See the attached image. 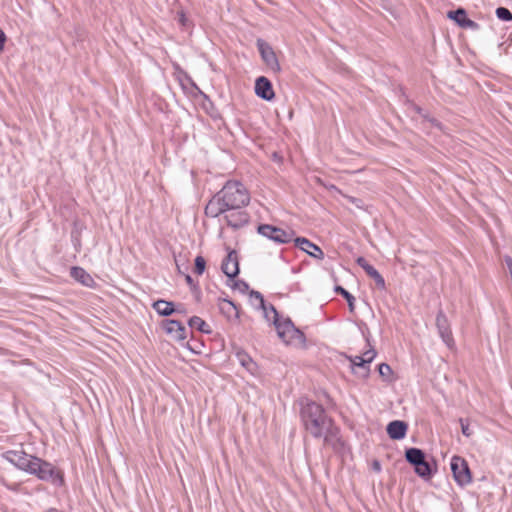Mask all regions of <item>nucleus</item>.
Returning <instances> with one entry per match:
<instances>
[{
    "label": "nucleus",
    "mask_w": 512,
    "mask_h": 512,
    "mask_svg": "<svg viewBox=\"0 0 512 512\" xmlns=\"http://www.w3.org/2000/svg\"><path fill=\"white\" fill-rule=\"evenodd\" d=\"M364 271L368 276H370L375 281V284L379 289H385V280L374 266L371 265L368 267H364Z\"/></svg>",
    "instance_id": "22"
},
{
    "label": "nucleus",
    "mask_w": 512,
    "mask_h": 512,
    "mask_svg": "<svg viewBox=\"0 0 512 512\" xmlns=\"http://www.w3.org/2000/svg\"><path fill=\"white\" fill-rule=\"evenodd\" d=\"M455 482L464 487L472 482V475L468 463L460 456H453L450 462Z\"/></svg>",
    "instance_id": "5"
},
{
    "label": "nucleus",
    "mask_w": 512,
    "mask_h": 512,
    "mask_svg": "<svg viewBox=\"0 0 512 512\" xmlns=\"http://www.w3.org/2000/svg\"><path fill=\"white\" fill-rule=\"evenodd\" d=\"M1 483L9 490L11 491H18L20 484L14 483V484H8L4 479L1 480Z\"/></svg>",
    "instance_id": "36"
},
{
    "label": "nucleus",
    "mask_w": 512,
    "mask_h": 512,
    "mask_svg": "<svg viewBox=\"0 0 512 512\" xmlns=\"http://www.w3.org/2000/svg\"><path fill=\"white\" fill-rule=\"evenodd\" d=\"M414 471L422 479L428 480L434 475L436 468H433L432 464L425 458L417 467H414Z\"/></svg>",
    "instance_id": "20"
},
{
    "label": "nucleus",
    "mask_w": 512,
    "mask_h": 512,
    "mask_svg": "<svg viewBox=\"0 0 512 512\" xmlns=\"http://www.w3.org/2000/svg\"><path fill=\"white\" fill-rule=\"evenodd\" d=\"M224 220L227 226L236 230L248 224L249 214L244 208L228 210L224 213Z\"/></svg>",
    "instance_id": "8"
},
{
    "label": "nucleus",
    "mask_w": 512,
    "mask_h": 512,
    "mask_svg": "<svg viewBox=\"0 0 512 512\" xmlns=\"http://www.w3.org/2000/svg\"><path fill=\"white\" fill-rule=\"evenodd\" d=\"M249 301H250V304L256 310H262L265 319L269 321V316H268L269 304H267L265 302L263 295L258 291L251 290L249 292Z\"/></svg>",
    "instance_id": "16"
},
{
    "label": "nucleus",
    "mask_w": 512,
    "mask_h": 512,
    "mask_svg": "<svg viewBox=\"0 0 512 512\" xmlns=\"http://www.w3.org/2000/svg\"><path fill=\"white\" fill-rule=\"evenodd\" d=\"M349 360L351 362L352 370L355 369V367L366 369V371H369L368 361H365L363 357L361 356H354L349 357Z\"/></svg>",
    "instance_id": "27"
},
{
    "label": "nucleus",
    "mask_w": 512,
    "mask_h": 512,
    "mask_svg": "<svg viewBox=\"0 0 512 512\" xmlns=\"http://www.w3.org/2000/svg\"><path fill=\"white\" fill-rule=\"evenodd\" d=\"M376 351L374 348H370L368 349L367 351H365L363 353V355H361V357H363V359L365 361H368V365L374 360V358L376 357Z\"/></svg>",
    "instance_id": "31"
},
{
    "label": "nucleus",
    "mask_w": 512,
    "mask_h": 512,
    "mask_svg": "<svg viewBox=\"0 0 512 512\" xmlns=\"http://www.w3.org/2000/svg\"><path fill=\"white\" fill-rule=\"evenodd\" d=\"M460 424H461L462 434L466 437H469L471 435V431L469 429V424L466 423L463 419H460Z\"/></svg>",
    "instance_id": "34"
},
{
    "label": "nucleus",
    "mask_w": 512,
    "mask_h": 512,
    "mask_svg": "<svg viewBox=\"0 0 512 512\" xmlns=\"http://www.w3.org/2000/svg\"><path fill=\"white\" fill-rule=\"evenodd\" d=\"M255 94L265 101H271L275 97L271 81L265 77L260 76L255 81Z\"/></svg>",
    "instance_id": "11"
},
{
    "label": "nucleus",
    "mask_w": 512,
    "mask_h": 512,
    "mask_svg": "<svg viewBox=\"0 0 512 512\" xmlns=\"http://www.w3.org/2000/svg\"><path fill=\"white\" fill-rule=\"evenodd\" d=\"M356 263L358 266H360L363 270H364V267H368V266H371V264L368 263V261L364 258V257H358L356 259Z\"/></svg>",
    "instance_id": "37"
},
{
    "label": "nucleus",
    "mask_w": 512,
    "mask_h": 512,
    "mask_svg": "<svg viewBox=\"0 0 512 512\" xmlns=\"http://www.w3.org/2000/svg\"><path fill=\"white\" fill-rule=\"evenodd\" d=\"M164 331L170 335L174 340L181 342L187 337V330L180 321L174 319H167L162 322Z\"/></svg>",
    "instance_id": "9"
},
{
    "label": "nucleus",
    "mask_w": 512,
    "mask_h": 512,
    "mask_svg": "<svg viewBox=\"0 0 512 512\" xmlns=\"http://www.w3.org/2000/svg\"><path fill=\"white\" fill-rule=\"evenodd\" d=\"M218 308L220 313L229 321L239 319V310L237 306L229 299L223 298L218 300Z\"/></svg>",
    "instance_id": "15"
},
{
    "label": "nucleus",
    "mask_w": 512,
    "mask_h": 512,
    "mask_svg": "<svg viewBox=\"0 0 512 512\" xmlns=\"http://www.w3.org/2000/svg\"><path fill=\"white\" fill-rule=\"evenodd\" d=\"M221 269L223 273L229 278L234 279L239 274L238 257L235 251L228 253L222 262Z\"/></svg>",
    "instance_id": "13"
},
{
    "label": "nucleus",
    "mask_w": 512,
    "mask_h": 512,
    "mask_svg": "<svg viewBox=\"0 0 512 512\" xmlns=\"http://www.w3.org/2000/svg\"><path fill=\"white\" fill-rule=\"evenodd\" d=\"M1 456L18 470L33 475L41 481L49 482L56 487L64 484V475L61 470L46 460L26 453L23 449L7 450Z\"/></svg>",
    "instance_id": "1"
},
{
    "label": "nucleus",
    "mask_w": 512,
    "mask_h": 512,
    "mask_svg": "<svg viewBox=\"0 0 512 512\" xmlns=\"http://www.w3.org/2000/svg\"><path fill=\"white\" fill-rule=\"evenodd\" d=\"M373 469L378 472L381 470V465L378 461L373 462Z\"/></svg>",
    "instance_id": "41"
},
{
    "label": "nucleus",
    "mask_w": 512,
    "mask_h": 512,
    "mask_svg": "<svg viewBox=\"0 0 512 512\" xmlns=\"http://www.w3.org/2000/svg\"><path fill=\"white\" fill-rule=\"evenodd\" d=\"M335 292L340 294L341 296L344 297V299H346L347 303H348V308H349V311L350 312H354L355 310V297L349 292L347 291L345 288H343L342 286H336L335 287Z\"/></svg>",
    "instance_id": "25"
},
{
    "label": "nucleus",
    "mask_w": 512,
    "mask_h": 512,
    "mask_svg": "<svg viewBox=\"0 0 512 512\" xmlns=\"http://www.w3.org/2000/svg\"><path fill=\"white\" fill-rule=\"evenodd\" d=\"M206 268V261L202 256H197L195 258V273L201 275L204 273Z\"/></svg>",
    "instance_id": "28"
},
{
    "label": "nucleus",
    "mask_w": 512,
    "mask_h": 512,
    "mask_svg": "<svg viewBox=\"0 0 512 512\" xmlns=\"http://www.w3.org/2000/svg\"><path fill=\"white\" fill-rule=\"evenodd\" d=\"M410 107L412 108L413 111H415L417 114H419L422 118L427 117V112L424 111L420 106H418L414 103H411Z\"/></svg>",
    "instance_id": "35"
},
{
    "label": "nucleus",
    "mask_w": 512,
    "mask_h": 512,
    "mask_svg": "<svg viewBox=\"0 0 512 512\" xmlns=\"http://www.w3.org/2000/svg\"><path fill=\"white\" fill-rule=\"evenodd\" d=\"M300 418L307 432L314 438H324L328 442L330 436H335L338 429L334 426L333 420L329 417L324 407L311 400L300 402Z\"/></svg>",
    "instance_id": "3"
},
{
    "label": "nucleus",
    "mask_w": 512,
    "mask_h": 512,
    "mask_svg": "<svg viewBox=\"0 0 512 512\" xmlns=\"http://www.w3.org/2000/svg\"><path fill=\"white\" fill-rule=\"evenodd\" d=\"M185 280L190 287H194V280L190 275H186Z\"/></svg>",
    "instance_id": "40"
},
{
    "label": "nucleus",
    "mask_w": 512,
    "mask_h": 512,
    "mask_svg": "<svg viewBox=\"0 0 512 512\" xmlns=\"http://www.w3.org/2000/svg\"><path fill=\"white\" fill-rule=\"evenodd\" d=\"M436 327L443 342L450 346L453 343L452 331L447 316L439 310L436 316Z\"/></svg>",
    "instance_id": "10"
},
{
    "label": "nucleus",
    "mask_w": 512,
    "mask_h": 512,
    "mask_svg": "<svg viewBox=\"0 0 512 512\" xmlns=\"http://www.w3.org/2000/svg\"><path fill=\"white\" fill-rule=\"evenodd\" d=\"M6 40H7L6 34L0 28V53L4 50V44H5Z\"/></svg>",
    "instance_id": "38"
},
{
    "label": "nucleus",
    "mask_w": 512,
    "mask_h": 512,
    "mask_svg": "<svg viewBox=\"0 0 512 512\" xmlns=\"http://www.w3.org/2000/svg\"><path fill=\"white\" fill-rule=\"evenodd\" d=\"M496 17L504 22L512 21V12L506 7H498L495 11Z\"/></svg>",
    "instance_id": "26"
},
{
    "label": "nucleus",
    "mask_w": 512,
    "mask_h": 512,
    "mask_svg": "<svg viewBox=\"0 0 512 512\" xmlns=\"http://www.w3.org/2000/svg\"><path fill=\"white\" fill-rule=\"evenodd\" d=\"M425 458L424 451L419 448L410 447L405 450V459L413 467H417Z\"/></svg>",
    "instance_id": "18"
},
{
    "label": "nucleus",
    "mask_w": 512,
    "mask_h": 512,
    "mask_svg": "<svg viewBox=\"0 0 512 512\" xmlns=\"http://www.w3.org/2000/svg\"><path fill=\"white\" fill-rule=\"evenodd\" d=\"M239 363L249 372H252L256 367V363L253 359L245 352H238L236 354Z\"/></svg>",
    "instance_id": "24"
},
{
    "label": "nucleus",
    "mask_w": 512,
    "mask_h": 512,
    "mask_svg": "<svg viewBox=\"0 0 512 512\" xmlns=\"http://www.w3.org/2000/svg\"><path fill=\"white\" fill-rule=\"evenodd\" d=\"M257 49L267 67L273 72H280L281 67L273 48L265 40L259 38L256 41Z\"/></svg>",
    "instance_id": "7"
},
{
    "label": "nucleus",
    "mask_w": 512,
    "mask_h": 512,
    "mask_svg": "<svg viewBox=\"0 0 512 512\" xmlns=\"http://www.w3.org/2000/svg\"><path fill=\"white\" fill-rule=\"evenodd\" d=\"M178 21H179V23L182 26H186L187 25V21L188 20H187V18H186V16H185L183 11L178 12Z\"/></svg>",
    "instance_id": "39"
},
{
    "label": "nucleus",
    "mask_w": 512,
    "mask_h": 512,
    "mask_svg": "<svg viewBox=\"0 0 512 512\" xmlns=\"http://www.w3.org/2000/svg\"><path fill=\"white\" fill-rule=\"evenodd\" d=\"M186 347L191 351V352H196L192 347L189 346V344L187 343Z\"/></svg>",
    "instance_id": "42"
},
{
    "label": "nucleus",
    "mask_w": 512,
    "mask_h": 512,
    "mask_svg": "<svg viewBox=\"0 0 512 512\" xmlns=\"http://www.w3.org/2000/svg\"><path fill=\"white\" fill-rule=\"evenodd\" d=\"M70 275L73 279H75L77 282L81 283L84 286L90 287L94 283V280L91 277V275L88 274L81 267H72L71 271H70Z\"/></svg>",
    "instance_id": "19"
},
{
    "label": "nucleus",
    "mask_w": 512,
    "mask_h": 512,
    "mask_svg": "<svg viewBox=\"0 0 512 512\" xmlns=\"http://www.w3.org/2000/svg\"><path fill=\"white\" fill-rule=\"evenodd\" d=\"M270 314L273 315V313L271 312V310H268V316L270 317Z\"/></svg>",
    "instance_id": "43"
},
{
    "label": "nucleus",
    "mask_w": 512,
    "mask_h": 512,
    "mask_svg": "<svg viewBox=\"0 0 512 512\" xmlns=\"http://www.w3.org/2000/svg\"><path fill=\"white\" fill-rule=\"evenodd\" d=\"M447 17L453 20L459 27L463 28L465 26V22L468 19L467 12L464 8H457L456 10H451L447 13Z\"/></svg>",
    "instance_id": "21"
},
{
    "label": "nucleus",
    "mask_w": 512,
    "mask_h": 512,
    "mask_svg": "<svg viewBox=\"0 0 512 512\" xmlns=\"http://www.w3.org/2000/svg\"><path fill=\"white\" fill-rule=\"evenodd\" d=\"M424 120L428 121L433 127H436L439 130H442V123L438 121L436 118L430 117L427 113V117L423 118Z\"/></svg>",
    "instance_id": "33"
},
{
    "label": "nucleus",
    "mask_w": 512,
    "mask_h": 512,
    "mask_svg": "<svg viewBox=\"0 0 512 512\" xmlns=\"http://www.w3.org/2000/svg\"><path fill=\"white\" fill-rule=\"evenodd\" d=\"M250 203V193L238 180H228L222 189L208 201L205 215L217 218L228 210L245 208Z\"/></svg>",
    "instance_id": "2"
},
{
    "label": "nucleus",
    "mask_w": 512,
    "mask_h": 512,
    "mask_svg": "<svg viewBox=\"0 0 512 512\" xmlns=\"http://www.w3.org/2000/svg\"><path fill=\"white\" fill-rule=\"evenodd\" d=\"M269 310L273 313V324L280 339L286 344L304 345L305 334L297 328L290 318L280 319L276 308L269 304Z\"/></svg>",
    "instance_id": "4"
},
{
    "label": "nucleus",
    "mask_w": 512,
    "mask_h": 512,
    "mask_svg": "<svg viewBox=\"0 0 512 512\" xmlns=\"http://www.w3.org/2000/svg\"><path fill=\"white\" fill-rule=\"evenodd\" d=\"M188 325L192 329H197L198 331H200L202 333H205V334H210L211 333V329L206 324V322L202 318H200L198 316H192L188 320Z\"/></svg>",
    "instance_id": "23"
},
{
    "label": "nucleus",
    "mask_w": 512,
    "mask_h": 512,
    "mask_svg": "<svg viewBox=\"0 0 512 512\" xmlns=\"http://www.w3.org/2000/svg\"><path fill=\"white\" fill-rule=\"evenodd\" d=\"M378 371H379V374L383 377V378H389V376L392 374V369L391 367L386 364V363H381L379 366H378Z\"/></svg>",
    "instance_id": "29"
},
{
    "label": "nucleus",
    "mask_w": 512,
    "mask_h": 512,
    "mask_svg": "<svg viewBox=\"0 0 512 512\" xmlns=\"http://www.w3.org/2000/svg\"><path fill=\"white\" fill-rule=\"evenodd\" d=\"M407 430L408 425L402 420H393L386 427V432L392 440H401L405 438Z\"/></svg>",
    "instance_id": "14"
},
{
    "label": "nucleus",
    "mask_w": 512,
    "mask_h": 512,
    "mask_svg": "<svg viewBox=\"0 0 512 512\" xmlns=\"http://www.w3.org/2000/svg\"><path fill=\"white\" fill-rule=\"evenodd\" d=\"M463 28L470 29L472 31H477V30H479L480 25L477 22L468 18L467 21L465 22V26H463Z\"/></svg>",
    "instance_id": "32"
},
{
    "label": "nucleus",
    "mask_w": 512,
    "mask_h": 512,
    "mask_svg": "<svg viewBox=\"0 0 512 512\" xmlns=\"http://www.w3.org/2000/svg\"><path fill=\"white\" fill-rule=\"evenodd\" d=\"M232 288L241 293H246L249 290V285L243 280H237L234 282Z\"/></svg>",
    "instance_id": "30"
},
{
    "label": "nucleus",
    "mask_w": 512,
    "mask_h": 512,
    "mask_svg": "<svg viewBox=\"0 0 512 512\" xmlns=\"http://www.w3.org/2000/svg\"><path fill=\"white\" fill-rule=\"evenodd\" d=\"M152 308L163 317H168L172 315L175 312H178L179 309H177L173 302L167 301L164 299H159L157 301H154L152 304Z\"/></svg>",
    "instance_id": "17"
},
{
    "label": "nucleus",
    "mask_w": 512,
    "mask_h": 512,
    "mask_svg": "<svg viewBox=\"0 0 512 512\" xmlns=\"http://www.w3.org/2000/svg\"><path fill=\"white\" fill-rule=\"evenodd\" d=\"M257 232L261 236L273 241L276 244H286L292 241L293 233L285 231L271 224H260Z\"/></svg>",
    "instance_id": "6"
},
{
    "label": "nucleus",
    "mask_w": 512,
    "mask_h": 512,
    "mask_svg": "<svg viewBox=\"0 0 512 512\" xmlns=\"http://www.w3.org/2000/svg\"><path fill=\"white\" fill-rule=\"evenodd\" d=\"M294 242L296 247L307 253L309 256L315 259L324 258V252L322 249L318 245L311 242L309 239L305 237H297L294 239Z\"/></svg>",
    "instance_id": "12"
}]
</instances>
